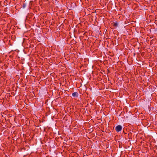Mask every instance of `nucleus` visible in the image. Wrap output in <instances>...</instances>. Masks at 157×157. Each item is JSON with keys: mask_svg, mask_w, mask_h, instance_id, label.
Returning a JSON list of instances; mask_svg holds the SVG:
<instances>
[{"mask_svg": "<svg viewBox=\"0 0 157 157\" xmlns=\"http://www.w3.org/2000/svg\"><path fill=\"white\" fill-rule=\"evenodd\" d=\"M122 128L121 126L119 125L115 128V130L117 132H119L122 130Z\"/></svg>", "mask_w": 157, "mask_h": 157, "instance_id": "obj_1", "label": "nucleus"}, {"mask_svg": "<svg viewBox=\"0 0 157 157\" xmlns=\"http://www.w3.org/2000/svg\"><path fill=\"white\" fill-rule=\"evenodd\" d=\"M72 95L74 97L77 98L78 97V94L77 92H74L72 94Z\"/></svg>", "mask_w": 157, "mask_h": 157, "instance_id": "obj_2", "label": "nucleus"}, {"mask_svg": "<svg viewBox=\"0 0 157 157\" xmlns=\"http://www.w3.org/2000/svg\"><path fill=\"white\" fill-rule=\"evenodd\" d=\"M118 24L117 22H115L113 23V25L114 27H117L118 25Z\"/></svg>", "mask_w": 157, "mask_h": 157, "instance_id": "obj_3", "label": "nucleus"}, {"mask_svg": "<svg viewBox=\"0 0 157 157\" xmlns=\"http://www.w3.org/2000/svg\"><path fill=\"white\" fill-rule=\"evenodd\" d=\"M26 6V4L25 3H23V8H25Z\"/></svg>", "mask_w": 157, "mask_h": 157, "instance_id": "obj_4", "label": "nucleus"}, {"mask_svg": "<svg viewBox=\"0 0 157 157\" xmlns=\"http://www.w3.org/2000/svg\"><path fill=\"white\" fill-rule=\"evenodd\" d=\"M110 81V80H109V79H108V81Z\"/></svg>", "mask_w": 157, "mask_h": 157, "instance_id": "obj_5", "label": "nucleus"}]
</instances>
